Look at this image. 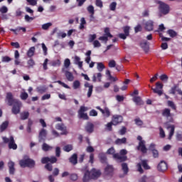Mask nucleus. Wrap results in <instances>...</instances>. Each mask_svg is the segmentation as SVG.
Listing matches in <instances>:
<instances>
[{
	"mask_svg": "<svg viewBox=\"0 0 182 182\" xmlns=\"http://www.w3.org/2000/svg\"><path fill=\"white\" fill-rule=\"evenodd\" d=\"M8 167H9V174H11V176H14V174H15V163L12 161H10L8 163Z\"/></svg>",
	"mask_w": 182,
	"mask_h": 182,
	"instance_id": "obj_21",
	"label": "nucleus"
},
{
	"mask_svg": "<svg viewBox=\"0 0 182 182\" xmlns=\"http://www.w3.org/2000/svg\"><path fill=\"white\" fill-rule=\"evenodd\" d=\"M8 126H9V122L5 121L3 122L0 126V132L2 133L3 132H5L6 129H8Z\"/></svg>",
	"mask_w": 182,
	"mask_h": 182,
	"instance_id": "obj_28",
	"label": "nucleus"
},
{
	"mask_svg": "<svg viewBox=\"0 0 182 182\" xmlns=\"http://www.w3.org/2000/svg\"><path fill=\"white\" fill-rule=\"evenodd\" d=\"M131 96L133 97L132 100L137 105V90H134V91L131 93Z\"/></svg>",
	"mask_w": 182,
	"mask_h": 182,
	"instance_id": "obj_36",
	"label": "nucleus"
},
{
	"mask_svg": "<svg viewBox=\"0 0 182 182\" xmlns=\"http://www.w3.org/2000/svg\"><path fill=\"white\" fill-rule=\"evenodd\" d=\"M53 149V146H50L49 144L46 143H43L42 145V150L43 151H49V150H52Z\"/></svg>",
	"mask_w": 182,
	"mask_h": 182,
	"instance_id": "obj_33",
	"label": "nucleus"
},
{
	"mask_svg": "<svg viewBox=\"0 0 182 182\" xmlns=\"http://www.w3.org/2000/svg\"><path fill=\"white\" fill-rule=\"evenodd\" d=\"M60 153H61L60 147L57 146L55 148V156H56V157H60Z\"/></svg>",
	"mask_w": 182,
	"mask_h": 182,
	"instance_id": "obj_63",
	"label": "nucleus"
},
{
	"mask_svg": "<svg viewBox=\"0 0 182 182\" xmlns=\"http://www.w3.org/2000/svg\"><path fill=\"white\" fill-rule=\"evenodd\" d=\"M96 38H97L96 34H90L89 36L88 42L90 43H92V42H95V39H96Z\"/></svg>",
	"mask_w": 182,
	"mask_h": 182,
	"instance_id": "obj_47",
	"label": "nucleus"
},
{
	"mask_svg": "<svg viewBox=\"0 0 182 182\" xmlns=\"http://www.w3.org/2000/svg\"><path fill=\"white\" fill-rule=\"evenodd\" d=\"M58 161V158L56 156H46V157H43L41 159V163L42 164H46L48 163H50V164H55V163H57Z\"/></svg>",
	"mask_w": 182,
	"mask_h": 182,
	"instance_id": "obj_10",
	"label": "nucleus"
},
{
	"mask_svg": "<svg viewBox=\"0 0 182 182\" xmlns=\"http://www.w3.org/2000/svg\"><path fill=\"white\" fill-rule=\"evenodd\" d=\"M116 6H117V3H116V1L112 2V3L109 5V9H110V11H116Z\"/></svg>",
	"mask_w": 182,
	"mask_h": 182,
	"instance_id": "obj_51",
	"label": "nucleus"
},
{
	"mask_svg": "<svg viewBox=\"0 0 182 182\" xmlns=\"http://www.w3.org/2000/svg\"><path fill=\"white\" fill-rule=\"evenodd\" d=\"M98 157L100 159V161L102 164H105L106 161H107V156H106V154L104 153L99 154Z\"/></svg>",
	"mask_w": 182,
	"mask_h": 182,
	"instance_id": "obj_30",
	"label": "nucleus"
},
{
	"mask_svg": "<svg viewBox=\"0 0 182 182\" xmlns=\"http://www.w3.org/2000/svg\"><path fill=\"white\" fill-rule=\"evenodd\" d=\"M46 134H47V132L45 129H42L40 131L39 135H38L40 141H45V139H46Z\"/></svg>",
	"mask_w": 182,
	"mask_h": 182,
	"instance_id": "obj_23",
	"label": "nucleus"
},
{
	"mask_svg": "<svg viewBox=\"0 0 182 182\" xmlns=\"http://www.w3.org/2000/svg\"><path fill=\"white\" fill-rule=\"evenodd\" d=\"M161 116L162 117H165V119H168L169 123H173L174 122V119H173V113H171V109H170V108H165L162 109Z\"/></svg>",
	"mask_w": 182,
	"mask_h": 182,
	"instance_id": "obj_8",
	"label": "nucleus"
},
{
	"mask_svg": "<svg viewBox=\"0 0 182 182\" xmlns=\"http://www.w3.org/2000/svg\"><path fill=\"white\" fill-rule=\"evenodd\" d=\"M114 169L112 166L108 165L105 168V173L107 176H112Z\"/></svg>",
	"mask_w": 182,
	"mask_h": 182,
	"instance_id": "obj_24",
	"label": "nucleus"
},
{
	"mask_svg": "<svg viewBox=\"0 0 182 182\" xmlns=\"http://www.w3.org/2000/svg\"><path fill=\"white\" fill-rule=\"evenodd\" d=\"M154 28V23H153L152 21H148L145 23V26L144 28L146 31H148L149 32H150L151 31H153Z\"/></svg>",
	"mask_w": 182,
	"mask_h": 182,
	"instance_id": "obj_19",
	"label": "nucleus"
},
{
	"mask_svg": "<svg viewBox=\"0 0 182 182\" xmlns=\"http://www.w3.org/2000/svg\"><path fill=\"white\" fill-rule=\"evenodd\" d=\"M0 12L1 14H6L8 12V7L3 6L0 8Z\"/></svg>",
	"mask_w": 182,
	"mask_h": 182,
	"instance_id": "obj_62",
	"label": "nucleus"
},
{
	"mask_svg": "<svg viewBox=\"0 0 182 182\" xmlns=\"http://www.w3.org/2000/svg\"><path fill=\"white\" fill-rule=\"evenodd\" d=\"M65 75L69 82H73V80L75 79V77H73V74L69 71L65 72Z\"/></svg>",
	"mask_w": 182,
	"mask_h": 182,
	"instance_id": "obj_29",
	"label": "nucleus"
},
{
	"mask_svg": "<svg viewBox=\"0 0 182 182\" xmlns=\"http://www.w3.org/2000/svg\"><path fill=\"white\" fill-rule=\"evenodd\" d=\"M19 165L23 168H25V167L33 168V167H35V161L29 158L26 159H21L19 161Z\"/></svg>",
	"mask_w": 182,
	"mask_h": 182,
	"instance_id": "obj_6",
	"label": "nucleus"
},
{
	"mask_svg": "<svg viewBox=\"0 0 182 182\" xmlns=\"http://www.w3.org/2000/svg\"><path fill=\"white\" fill-rule=\"evenodd\" d=\"M157 4L159 11L161 15H168L170 14V5L161 1H158Z\"/></svg>",
	"mask_w": 182,
	"mask_h": 182,
	"instance_id": "obj_4",
	"label": "nucleus"
},
{
	"mask_svg": "<svg viewBox=\"0 0 182 182\" xmlns=\"http://www.w3.org/2000/svg\"><path fill=\"white\" fill-rule=\"evenodd\" d=\"M45 168L48 171H52L53 170V166H52V164H49L48 162L46 164Z\"/></svg>",
	"mask_w": 182,
	"mask_h": 182,
	"instance_id": "obj_44",
	"label": "nucleus"
},
{
	"mask_svg": "<svg viewBox=\"0 0 182 182\" xmlns=\"http://www.w3.org/2000/svg\"><path fill=\"white\" fill-rule=\"evenodd\" d=\"M119 154L122 157H127V156H126V154H127V150H126V149H121L119 151Z\"/></svg>",
	"mask_w": 182,
	"mask_h": 182,
	"instance_id": "obj_53",
	"label": "nucleus"
},
{
	"mask_svg": "<svg viewBox=\"0 0 182 182\" xmlns=\"http://www.w3.org/2000/svg\"><path fill=\"white\" fill-rule=\"evenodd\" d=\"M9 149L12 150H16L18 149V145L15 143V139L11 136H10V142L9 143Z\"/></svg>",
	"mask_w": 182,
	"mask_h": 182,
	"instance_id": "obj_20",
	"label": "nucleus"
},
{
	"mask_svg": "<svg viewBox=\"0 0 182 182\" xmlns=\"http://www.w3.org/2000/svg\"><path fill=\"white\" fill-rule=\"evenodd\" d=\"M5 102H7L8 106H13L11 112L13 114H19L21 113V107H22V102L14 98L12 92H9L6 94Z\"/></svg>",
	"mask_w": 182,
	"mask_h": 182,
	"instance_id": "obj_1",
	"label": "nucleus"
},
{
	"mask_svg": "<svg viewBox=\"0 0 182 182\" xmlns=\"http://www.w3.org/2000/svg\"><path fill=\"white\" fill-rule=\"evenodd\" d=\"M64 66H65V68H66V69H68V68H69V66H70V60L69 58H67L65 60Z\"/></svg>",
	"mask_w": 182,
	"mask_h": 182,
	"instance_id": "obj_59",
	"label": "nucleus"
},
{
	"mask_svg": "<svg viewBox=\"0 0 182 182\" xmlns=\"http://www.w3.org/2000/svg\"><path fill=\"white\" fill-rule=\"evenodd\" d=\"M50 26H52V23H46L42 25V29L43 31H48Z\"/></svg>",
	"mask_w": 182,
	"mask_h": 182,
	"instance_id": "obj_43",
	"label": "nucleus"
},
{
	"mask_svg": "<svg viewBox=\"0 0 182 182\" xmlns=\"http://www.w3.org/2000/svg\"><path fill=\"white\" fill-rule=\"evenodd\" d=\"M36 90L38 93H41L42 95L43 93H45V92H46V88L43 86H41V87H38L36 88Z\"/></svg>",
	"mask_w": 182,
	"mask_h": 182,
	"instance_id": "obj_41",
	"label": "nucleus"
},
{
	"mask_svg": "<svg viewBox=\"0 0 182 182\" xmlns=\"http://www.w3.org/2000/svg\"><path fill=\"white\" fill-rule=\"evenodd\" d=\"M55 83H58V85H60L61 86H63V87H65V89H70V87H69V85L65 84V82L60 80L56 81Z\"/></svg>",
	"mask_w": 182,
	"mask_h": 182,
	"instance_id": "obj_49",
	"label": "nucleus"
},
{
	"mask_svg": "<svg viewBox=\"0 0 182 182\" xmlns=\"http://www.w3.org/2000/svg\"><path fill=\"white\" fill-rule=\"evenodd\" d=\"M167 33L171 38H176V36L177 35V33L173 29L168 30Z\"/></svg>",
	"mask_w": 182,
	"mask_h": 182,
	"instance_id": "obj_40",
	"label": "nucleus"
},
{
	"mask_svg": "<svg viewBox=\"0 0 182 182\" xmlns=\"http://www.w3.org/2000/svg\"><path fill=\"white\" fill-rule=\"evenodd\" d=\"M11 46L15 48L16 49H19L21 48V45L18 42H11Z\"/></svg>",
	"mask_w": 182,
	"mask_h": 182,
	"instance_id": "obj_60",
	"label": "nucleus"
},
{
	"mask_svg": "<svg viewBox=\"0 0 182 182\" xmlns=\"http://www.w3.org/2000/svg\"><path fill=\"white\" fill-rule=\"evenodd\" d=\"M159 136L161 139L166 137V132H164V129L161 127H159Z\"/></svg>",
	"mask_w": 182,
	"mask_h": 182,
	"instance_id": "obj_48",
	"label": "nucleus"
},
{
	"mask_svg": "<svg viewBox=\"0 0 182 182\" xmlns=\"http://www.w3.org/2000/svg\"><path fill=\"white\" fill-rule=\"evenodd\" d=\"M140 47L141 48V49H143V50H144L146 52V53H147V52H149L150 47L149 45V42L147 41H143L140 43Z\"/></svg>",
	"mask_w": 182,
	"mask_h": 182,
	"instance_id": "obj_18",
	"label": "nucleus"
},
{
	"mask_svg": "<svg viewBox=\"0 0 182 182\" xmlns=\"http://www.w3.org/2000/svg\"><path fill=\"white\" fill-rule=\"evenodd\" d=\"M148 161H149L144 159L141 161V164H137V171H139L140 174H143V173H144V170H150V168H151V167L149 166Z\"/></svg>",
	"mask_w": 182,
	"mask_h": 182,
	"instance_id": "obj_7",
	"label": "nucleus"
},
{
	"mask_svg": "<svg viewBox=\"0 0 182 182\" xmlns=\"http://www.w3.org/2000/svg\"><path fill=\"white\" fill-rule=\"evenodd\" d=\"M167 106H168V107H171V109H172V110H177V106L176 105L174 102H173L171 100L167 101Z\"/></svg>",
	"mask_w": 182,
	"mask_h": 182,
	"instance_id": "obj_31",
	"label": "nucleus"
},
{
	"mask_svg": "<svg viewBox=\"0 0 182 182\" xmlns=\"http://www.w3.org/2000/svg\"><path fill=\"white\" fill-rule=\"evenodd\" d=\"M122 170L123 171V175H119L120 178H123L124 176H127L129 173V166L126 163H122Z\"/></svg>",
	"mask_w": 182,
	"mask_h": 182,
	"instance_id": "obj_16",
	"label": "nucleus"
},
{
	"mask_svg": "<svg viewBox=\"0 0 182 182\" xmlns=\"http://www.w3.org/2000/svg\"><path fill=\"white\" fill-rule=\"evenodd\" d=\"M64 151L69 153V151H72L73 150V146L72 144L65 145L63 148Z\"/></svg>",
	"mask_w": 182,
	"mask_h": 182,
	"instance_id": "obj_39",
	"label": "nucleus"
},
{
	"mask_svg": "<svg viewBox=\"0 0 182 182\" xmlns=\"http://www.w3.org/2000/svg\"><path fill=\"white\" fill-rule=\"evenodd\" d=\"M97 110H100L101 113H102L103 116L105 117H110V111L109 110V108L106 107L105 109H102L100 106L96 107Z\"/></svg>",
	"mask_w": 182,
	"mask_h": 182,
	"instance_id": "obj_17",
	"label": "nucleus"
},
{
	"mask_svg": "<svg viewBox=\"0 0 182 182\" xmlns=\"http://www.w3.org/2000/svg\"><path fill=\"white\" fill-rule=\"evenodd\" d=\"M123 31H124V33H119V38H120V39H127V36H129L130 35V27L129 26H124L123 28Z\"/></svg>",
	"mask_w": 182,
	"mask_h": 182,
	"instance_id": "obj_13",
	"label": "nucleus"
},
{
	"mask_svg": "<svg viewBox=\"0 0 182 182\" xmlns=\"http://www.w3.org/2000/svg\"><path fill=\"white\" fill-rule=\"evenodd\" d=\"M105 34L104 36H107V38H113V35L110 33V28L109 27H106L104 29Z\"/></svg>",
	"mask_w": 182,
	"mask_h": 182,
	"instance_id": "obj_35",
	"label": "nucleus"
},
{
	"mask_svg": "<svg viewBox=\"0 0 182 182\" xmlns=\"http://www.w3.org/2000/svg\"><path fill=\"white\" fill-rule=\"evenodd\" d=\"M106 154L112 156L113 159L117 161H119V163H123L127 161V156H122L119 153H116V149H114V147L113 146L107 149Z\"/></svg>",
	"mask_w": 182,
	"mask_h": 182,
	"instance_id": "obj_3",
	"label": "nucleus"
},
{
	"mask_svg": "<svg viewBox=\"0 0 182 182\" xmlns=\"http://www.w3.org/2000/svg\"><path fill=\"white\" fill-rule=\"evenodd\" d=\"M48 62H49V59L46 58L44 63H43V68L44 70H48Z\"/></svg>",
	"mask_w": 182,
	"mask_h": 182,
	"instance_id": "obj_58",
	"label": "nucleus"
},
{
	"mask_svg": "<svg viewBox=\"0 0 182 182\" xmlns=\"http://www.w3.org/2000/svg\"><path fill=\"white\" fill-rule=\"evenodd\" d=\"M167 129H171L168 139V140H171L173 136H174V131L176 130V127L174 125H168L167 127Z\"/></svg>",
	"mask_w": 182,
	"mask_h": 182,
	"instance_id": "obj_27",
	"label": "nucleus"
},
{
	"mask_svg": "<svg viewBox=\"0 0 182 182\" xmlns=\"http://www.w3.org/2000/svg\"><path fill=\"white\" fill-rule=\"evenodd\" d=\"M27 64H28V68H33V66H35V60L31 58L27 61Z\"/></svg>",
	"mask_w": 182,
	"mask_h": 182,
	"instance_id": "obj_46",
	"label": "nucleus"
},
{
	"mask_svg": "<svg viewBox=\"0 0 182 182\" xmlns=\"http://www.w3.org/2000/svg\"><path fill=\"white\" fill-rule=\"evenodd\" d=\"M55 129H57V130H60L61 132H65L66 130V127H65L63 124H58L55 126Z\"/></svg>",
	"mask_w": 182,
	"mask_h": 182,
	"instance_id": "obj_38",
	"label": "nucleus"
},
{
	"mask_svg": "<svg viewBox=\"0 0 182 182\" xmlns=\"http://www.w3.org/2000/svg\"><path fill=\"white\" fill-rule=\"evenodd\" d=\"M87 110H89L87 107L81 106L78 110V118L82 119V120H89L87 113H85V112H87Z\"/></svg>",
	"mask_w": 182,
	"mask_h": 182,
	"instance_id": "obj_9",
	"label": "nucleus"
},
{
	"mask_svg": "<svg viewBox=\"0 0 182 182\" xmlns=\"http://www.w3.org/2000/svg\"><path fill=\"white\" fill-rule=\"evenodd\" d=\"M127 141V139L126 137L122 138V139H117L115 141V144H126V142Z\"/></svg>",
	"mask_w": 182,
	"mask_h": 182,
	"instance_id": "obj_32",
	"label": "nucleus"
},
{
	"mask_svg": "<svg viewBox=\"0 0 182 182\" xmlns=\"http://www.w3.org/2000/svg\"><path fill=\"white\" fill-rule=\"evenodd\" d=\"M95 5L98 8H103V1L102 0H95Z\"/></svg>",
	"mask_w": 182,
	"mask_h": 182,
	"instance_id": "obj_52",
	"label": "nucleus"
},
{
	"mask_svg": "<svg viewBox=\"0 0 182 182\" xmlns=\"http://www.w3.org/2000/svg\"><path fill=\"white\" fill-rule=\"evenodd\" d=\"M60 60H53L50 63L51 66L56 67V66H60Z\"/></svg>",
	"mask_w": 182,
	"mask_h": 182,
	"instance_id": "obj_45",
	"label": "nucleus"
},
{
	"mask_svg": "<svg viewBox=\"0 0 182 182\" xmlns=\"http://www.w3.org/2000/svg\"><path fill=\"white\" fill-rule=\"evenodd\" d=\"M102 176L100 170L92 168L91 171L87 170L82 178V182H87L89 180H96Z\"/></svg>",
	"mask_w": 182,
	"mask_h": 182,
	"instance_id": "obj_2",
	"label": "nucleus"
},
{
	"mask_svg": "<svg viewBox=\"0 0 182 182\" xmlns=\"http://www.w3.org/2000/svg\"><path fill=\"white\" fill-rule=\"evenodd\" d=\"M69 161L73 164V166H76V164H77V154H73L69 159Z\"/></svg>",
	"mask_w": 182,
	"mask_h": 182,
	"instance_id": "obj_25",
	"label": "nucleus"
},
{
	"mask_svg": "<svg viewBox=\"0 0 182 182\" xmlns=\"http://www.w3.org/2000/svg\"><path fill=\"white\" fill-rule=\"evenodd\" d=\"M176 92H178V95L181 96V100H182V90L178 87V85L176 84L171 88V94L176 95Z\"/></svg>",
	"mask_w": 182,
	"mask_h": 182,
	"instance_id": "obj_15",
	"label": "nucleus"
},
{
	"mask_svg": "<svg viewBox=\"0 0 182 182\" xmlns=\"http://www.w3.org/2000/svg\"><path fill=\"white\" fill-rule=\"evenodd\" d=\"M116 100L118 102H123L124 100V97L123 95H117Z\"/></svg>",
	"mask_w": 182,
	"mask_h": 182,
	"instance_id": "obj_64",
	"label": "nucleus"
},
{
	"mask_svg": "<svg viewBox=\"0 0 182 182\" xmlns=\"http://www.w3.org/2000/svg\"><path fill=\"white\" fill-rule=\"evenodd\" d=\"M33 55H35V47H31L28 49V50L27 51V56L28 58H32V56H33Z\"/></svg>",
	"mask_w": 182,
	"mask_h": 182,
	"instance_id": "obj_34",
	"label": "nucleus"
},
{
	"mask_svg": "<svg viewBox=\"0 0 182 182\" xmlns=\"http://www.w3.org/2000/svg\"><path fill=\"white\" fill-rule=\"evenodd\" d=\"M168 168V166L167 165V162L164 161H161L160 163L157 166V170L161 173H164V171H167Z\"/></svg>",
	"mask_w": 182,
	"mask_h": 182,
	"instance_id": "obj_12",
	"label": "nucleus"
},
{
	"mask_svg": "<svg viewBox=\"0 0 182 182\" xmlns=\"http://www.w3.org/2000/svg\"><path fill=\"white\" fill-rule=\"evenodd\" d=\"M99 41H102V42H105L107 43V41H109V37H107V36H100L99 37Z\"/></svg>",
	"mask_w": 182,
	"mask_h": 182,
	"instance_id": "obj_56",
	"label": "nucleus"
},
{
	"mask_svg": "<svg viewBox=\"0 0 182 182\" xmlns=\"http://www.w3.org/2000/svg\"><path fill=\"white\" fill-rule=\"evenodd\" d=\"M163 84L160 82H157L156 83V88L151 87V90H153L154 93H156L159 96H161L163 95Z\"/></svg>",
	"mask_w": 182,
	"mask_h": 182,
	"instance_id": "obj_11",
	"label": "nucleus"
},
{
	"mask_svg": "<svg viewBox=\"0 0 182 182\" xmlns=\"http://www.w3.org/2000/svg\"><path fill=\"white\" fill-rule=\"evenodd\" d=\"M108 66L109 68H116V61L114 60H109Z\"/></svg>",
	"mask_w": 182,
	"mask_h": 182,
	"instance_id": "obj_54",
	"label": "nucleus"
},
{
	"mask_svg": "<svg viewBox=\"0 0 182 182\" xmlns=\"http://www.w3.org/2000/svg\"><path fill=\"white\" fill-rule=\"evenodd\" d=\"M87 11L90 14L91 18H95V7L92 5H90L87 7Z\"/></svg>",
	"mask_w": 182,
	"mask_h": 182,
	"instance_id": "obj_26",
	"label": "nucleus"
},
{
	"mask_svg": "<svg viewBox=\"0 0 182 182\" xmlns=\"http://www.w3.org/2000/svg\"><path fill=\"white\" fill-rule=\"evenodd\" d=\"M73 87L75 90L79 89V87H80V80L74 81V82L73 84Z\"/></svg>",
	"mask_w": 182,
	"mask_h": 182,
	"instance_id": "obj_42",
	"label": "nucleus"
},
{
	"mask_svg": "<svg viewBox=\"0 0 182 182\" xmlns=\"http://www.w3.org/2000/svg\"><path fill=\"white\" fill-rule=\"evenodd\" d=\"M105 65L103 64V63H97V69L99 70V72H102L103 69H105Z\"/></svg>",
	"mask_w": 182,
	"mask_h": 182,
	"instance_id": "obj_50",
	"label": "nucleus"
},
{
	"mask_svg": "<svg viewBox=\"0 0 182 182\" xmlns=\"http://www.w3.org/2000/svg\"><path fill=\"white\" fill-rule=\"evenodd\" d=\"M93 46L94 48H100V46H102V44H100V42H99V41L95 40L93 41Z\"/></svg>",
	"mask_w": 182,
	"mask_h": 182,
	"instance_id": "obj_61",
	"label": "nucleus"
},
{
	"mask_svg": "<svg viewBox=\"0 0 182 182\" xmlns=\"http://www.w3.org/2000/svg\"><path fill=\"white\" fill-rule=\"evenodd\" d=\"M112 122L113 126H117V124H120L123 122V117L122 115H114Z\"/></svg>",
	"mask_w": 182,
	"mask_h": 182,
	"instance_id": "obj_14",
	"label": "nucleus"
},
{
	"mask_svg": "<svg viewBox=\"0 0 182 182\" xmlns=\"http://www.w3.org/2000/svg\"><path fill=\"white\" fill-rule=\"evenodd\" d=\"M159 79H161L163 82H167V80H168V76H167L166 74H164L159 77Z\"/></svg>",
	"mask_w": 182,
	"mask_h": 182,
	"instance_id": "obj_57",
	"label": "nucleus"
},
{
	"mask_svg": "<svg viewBox=\"0 0 182 182\" xmlns=\"http://www.w3.org/2000/svg\"><path fill=\"white\" fill-rule=\"evenodd\" d=\"M85 130L87 133H93L95 132V124L92 122H87V125L85 126Z\"/></svg>",
	"mask_w": 182,
	"mask_h": 182,
	"instance_id": "obj_22",
	"label": "nucleus"
},
{
	"mask_svg": "<svg viewBox=\"0 0 182 182\" xmlns=\"http://www.w3.org/2000/svg\"><path fill=\"white\" fill-rule=\"evenodd\" d=\"M20 97L21 99V100H26V99H28V95L26 92H21Z\"/></svg>",
	"mask_w": 182,
	"mask_h": 182,
	"instance_id": "obj_55",
	"label": "nucleus"
},
{
	"mask_svg": "<svg viewBox=\"0 0 182 182\" xmlns=\"http://www.w3.org/2000/svg\"><path fill=\"white\" fill-rule=\"evenodd\" d=\"M20 117L21 120H26L28 117H29V112H24L20 114Z\"/></svg>",
	"mask_w": 182,
	"mask_h": 182,
	"instance_id": "obj_37",
	"label": "nucleus"
},
{
	"mask_svg": "<svg viewBox=\"0 0 182 182\" xmlns=\"http://www.w3.org/2000/svg\"><path fill=\"white\" fill-rule=\"evenodd\" d=\"M137 140L139 141L137 150L139 151H141L142 154H146L148 149H147V147H146V141L143 139V137H141V136H138Z\"/></svg>",
	"mask_w": 182,
	"mask_h": 182,
	"instance_id": "obj_5",
	"label": "nucleus"
}]
</instances>
